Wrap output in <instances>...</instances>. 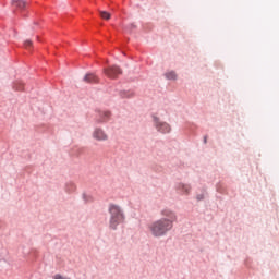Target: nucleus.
Returning a JSON list of instances; mask_svg holds the SVG:
<instances>
[{
	"mask_svg": "<svg viewBox=\"0 0 279 279\" xmlns=\"http://www.w3.org/2000/svg\"><path fill=\"white\" fill-rule=\"evenodd\" d=\"M93 137L99 142L108 141V134L101 128L95 129Z\"/></svg>",
	"mask_w": 279,
	"mask_h": 279,
	"instance_id": "nucleus-5",
	"label": "nucleus"
},
{
	"mask_svg": "<svg viewBox=\"0 0 279 279\" xmlns=\"http://www.w3.org/2000/svg\"><path fill=\"white\" fill-rule=\"evenodd\" d=\"M12 4L19 10H24L27 5V2L24 0H13Z\"/></svg>",
	"mask_w": 279,
	"mask_h": 279,
	"instance_id": "nucleus-8",
	"label": "nucleus"
},
{
	"mask_svg": "<svg viewBox=\"0 0 279 279\" xmlns=\"http://www.w3.org/2000/svg\"><path fill=\"white\" fill-rule=\"evenodd\" d=\"M53 279H70V278L63 277L62 275H54Z\"/></svg>",
	"mask_w": 279,
	"mask_h": 279,
	"instance_id": "nucleus-14",
	"label": "nucleus"
},
{
	"mask_svg": "<svg viewBox=\"0 0 279 279\" xmlns=\"http://www.w3.org/2000/svg\"><path fill=\"white\" fill-rule=\"evenodd\" d=\"M166 78L170 80V81H173L177 78V74L174 71H170L168 73H166Z\"/></svg>",
	"mask_w": 279,
	"mask_h": 279,
	"instance_id": "nucleus-12",
	"label": "nucleus"
},
{
	"mask_svg": "<svg viewBox=\"0 0 279 279\" xmlns=\"http://www.w3.org/2000/svg\"><path fill=\"white\" fill-rule=\"evenodd\" d=\"M84 81L88 84H96L99 82L98 76L94 73L86 74Z\"/></svg>",
	"mask_w": 279,
	"mask_h": 279,
	"instance_id": "nucleus-6",
	"label": "nucleus"
},
{
	"mask_svg": "<svg viewBox=\"0 0 279 279\" xmlns=\"http://www.w3.org/2000/svg\"><path fill=\"white\" fill-rule=\"evenodd\" d=\"M155 128L163 134L170 133L171 131V126L167 122H160L157 117H155Z\"/></svg>",
	"mask_w": 279,
	"mask_h": 279,
	"instance_id": "nucleus-4",
	"label": "nucleus"
},
{
	"mask_svg": "<svg viewBox=\"0 0 279 279\" xmlns=\"http://www.w3.org/2000/svg\"><path fill=\"white\" fill-rule=\"evenodd\" d=\"M100 16L105 21H109L111 19V14L107 11H100Z\"/></svg>",
	"mask_w": 279,
	"mask_h": 279,
	"instance_id": "nucleus-10",
	"label": "nucleus"
},
{
	"mask_svg": "<svg viewBox=\"0 0 279 279\" xmlns=\"http://www.w3.org/2000/svg\"><path fill=\"white\" fill-rule=\"evenodd\" d=\"M179 190H181V192L185 194H189L191 191V186L189 184L181 183L179 184Z\"/></svg>",
	"mask_w": 279,
	"mask_h": 279,
	"instance_id": "nucleus-9",
	"label": "nucleus"
},
{
	"mask_svg": "<svg viewBox=\"0 0 279 279\" xmlns=\"http://www.w3.org/2000/svg\"><path fill=\"white\" fill-rule=\"evenodd\" d=\"M161 215H163V218L157 219L148 225V231L155 238H161L171 231L173 222L178 219L177 215L170 209H163Z\"/></svg>",
	"mask_w": 279,
	"mask_h": 279,
	"instance_id": "nucleus-1",
	"label": "nucleus"
},
{
	"mask_svg": "<svg viewBox=\"0 0 279 279\" xmlns=\"http://www.w3.org/2000/svg\"><path fill=\"white\" fill-rule=\"evenodd\" d=\"M13 88L17 92H22L24 89V85L22 82H15Z\"/></svg>",
	"mask_w": 279,
	"mask_h": 279,
	"instance_id": "nucleus-11",
	"label": "nucleus"
},
{
	"mask_svg": "<svg viewBox=\"0 0 279 279\" xmlns=\"http://www.w3.org/2000/svg\"><path fill=\"white\" fill-rule=\"evenodd\" d=\"M197 198H198V201H202V199H203V196H198Z\"/></svg>",
	"mask_w": 279,
	"mask_h": 279,
	"instance_id": "nucleus-16",
	"label": "nucleus"
},
{
	"mask_svg": "<svg viewBox=\"0 0 279 279\" xmlns=\"http://www.w3.org/2000/svg\"><path fill=\"white\" fill-rule=\"evenodd\" d=\"M32 45H33L32 40H26V41L24 43V46H25L26 49H28L29 47H32Z\"/></svg>",
	"mask_w": 279,
	"mask_h": 279,
	"instance_id": "nucleus-13",
	"label": "nucleus"
},
{
	"mask_svg": "<svg viewBox=\"0 0 279 279\" xmlns=\"http://www.w3.org/2000/svg\"><path fill=\"white\" fill-rule=\"evenodd\" d=\"M105 75L110 80H117L122 74V70L118 65L104 69Z\"/></svg>",
	"mask_w": 279,
	"mask_h": 279,
	"instance_id": "nucleus-3",
	"label": "nucleus"
},
{
	"mask_svg": "<svg viewBox=\"0 0 279 279\" xmlns=\"http://www.w3.org/2000/svg\"><path fill=\"white\" fill-rule=\"evenodd\" d=\"M110 117H111L110 111H102V112H100V118L97 120V122L105 123V122L109 121Z\"/></svg>",
	"mask_w": 279,
	"mask_h": 279,
	"instance_id": "nucleus-7",
	"label": "nucleus"
},
{
	"mask_svg": "<svg viewBox=\"0 0 279 279\" xmlns=\"http://www.w3.org/2000/svg\"><path fill=\"white\" fill-rule=\"evenodd\" d=\"M109 211L111 215L110 228L116 230L117 227L124 221V214L118 205H111Z\"/></svg>",
	"mask_w": 279,
	"mask_h": 279,
	"instance_id": "nucleus-2",
	"label": "nucleus"
},
{
	"mask_svg": "<svg viewBox=\"0 0 279 279\" xmlns=\"http://www.w3.org/2000/svg\"><path fill=\"white\" fill-rule=\"evenodd\" d=\"M207 140H208V136H205V140H204L205 144H207Z\"/></svg>",
	"mask_w": 279,
	"mask_h": 279,
	"instance_id": "nucleus-15",
	"label": "nucleus"
}]
</instances>
